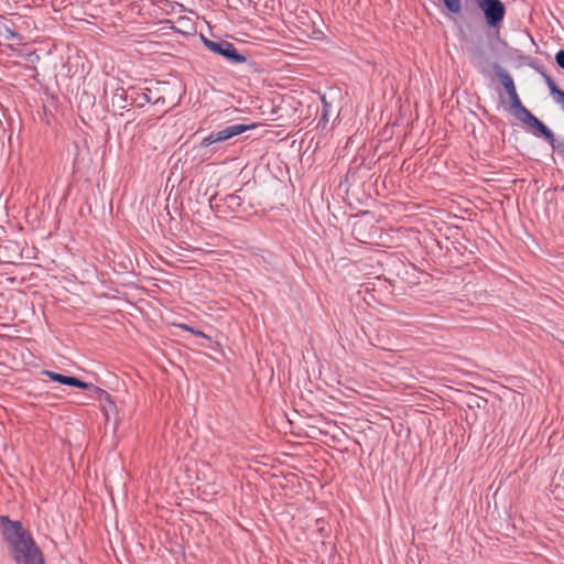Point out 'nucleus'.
<instances>
[{
    "mask_svg": "<svg viewBox=\"0 0 564 564\" xmlns=\"http://www.w3.org/2000/svg\"><path fill=\"white\" fill-rule=\"evenodd\" d=\"M446 9L452 13H459L462 10L460 0H443Z\"/></svg>",
    "mask_w": 564,
    "mask_h": 564,
    "instance_id": "obj_10",
    "label": "nucleus"
},
{
    "mask_svg": "<svg viewBox=\"0 0 564 564\" xmlns=\"http://www.w3.org/2000/svg\"><path fill=\"white\" fill-rule=\"evenodd\" d=\"M178 327L182 328L183 330L192 333V334H194L196 336H204L203 332H200L198 329H195L192 326H188L186 324H180Z\"/></svg>",
    "mask_w": 564,
    "mask_h": 564,
    "instance_id": "obj_15",
    "label": "nucleus"
},
{
    "mask_svg": "<svg viewBox=\"0 0 564 564\" xmlns=\"http://www.w3.org/2000/svg\"><path fill=\"white\" fill-rule=\"evenodd\" d=\"M516 117L522 121L524 124L527 126H531L534 120L536 119V117L530 111L528 110L524 106L521 107L519 110H517L516 112Z\"/></svg>",
    "mask_w": 564,
    "mask_h": 564,
    "instance_id": "obj_8",
    "label": "nucleus"
},
{
    "mask_svg": "<svg viewBox=\"0 0 564 564\" xmlns=\"http://www.w3.org/2000/svg\"><path fill=\"white\" fill-rule=\"evenodd\" d=\"M492 69L500 84L503 86L507 95H510L517 90L513 78L506 68H503L499 63H494Z\"/></svg>",
    "mask_w": 564,
    "mask_h": 564,
    "instance_id": "obj_7",
    "label": "nucleus"
},
{
    "mask_svg": "<svg viewBox=\"0 0 564 564\" xmlns=\"http://www.w3.org/2000/svg\"><path fill=\"white\" fill-rule=\"evenodd\" d=\"M257 127V123H235L227 126L223 129L212 131L208 135L203 138L202 147H209L214 143L227 141L238 134L252 130Z\"/></svg>",
    "mask_w": 564,
    "mask_h": 564,
    "instance_id": "obj_3",
    "label": "nucleus"
},
{
    "mask_svg": "<svg viewBox=\"0 0 564 564\" xmlns=\"http://www.w3.org/2000/svg\"><path fill=\"white\" fill-rule=\"evenodd\" d=\"M530 128L535 129L539 135L544 138V140L549 142L553 150L558 151L560 154H564V141L556 140L553 131L540 119L536 118Z\"/></svg>",
    "mask_w": 564,
    "mask_h": 564,
    "instance_id": "obj_6",
    "label": "nucleus"
},
{
    "mask_svg": "<svg viewBox=\"0 0 564 564\" xmlns=\"http://www.w3.org/2000/svg\"><path fill=\"white\" fill-rule=\"evenodd\" d=\"M555 102L561 105L562 109L564 110V90L561 91L560 95L554 97Z\"/></svg>",
    "mask_w": 564,
    "mask_h": 564,
    "instance_id": "obj_17",
    "label": "nucleus"
},
{
    "mask_svg": "<svg viewBox=\"0 0 564 564\" xmlns=\"http://www.w3.org/2000/svg\"><path fill=\"white\" fill-rule=\"evenodd\" d=\"M202 41L209 51L223 56L230 64L237 65L247 61V57L239 53L232 43L226 40H209L205 36H202Z\"/></svg>",
    "mask_w": 564,
    "mask_h": 564,
    "instance_id": "obj_2",
    "label": "nucleus"
},
{
    "mask_svg": "<svg viewBox=\"0 0 564 564\" xmlns=\"http://www.w3.org/2000/svg\"><path fill=\"white\" fill-rule=\"evenodd\" d=\"M556 64L564 69V50H560L555 55Z\"/></svg>",
    "mask_w": 564,
    "mask_h": 564,
    "instance_id": "obj_16",
    "label": "nucleus"
},
{
    "mask_svg": "<svg viewBox=\"0 0 564 564\" xmlns=\"http://www.w3.org/2000/svg\"><path fill=\"white\" fill-rule=\"evenodd\" d=\"M227 200H228L229 206H240L241 205V199L236 194H229L227 196Z\"/></svg>",
    "mask_w": 564,
    "mask_h": 564,
    "instance_id": "obj_14",
    "label": "nucleus"
},
{
    "mask_svg": "<svg viewBox=\"0 0 564 564\" xmlns=\"http://www.w3.org/2000/svg\"><path fill=\"white\" fill-rule=\"evenodd\" d=\"M322 104H323V110L321 116V122H324L326 124L328 122V115L330 112V105L327 102L325 96L322 97Z\"/></svg>",
    "mask_w": 564,
    "mask_h": 564,
    "instance_id": "obj_12",
    "label": "nucleus"
},
{
    "mask_svg": "<svg viewBox=\"0 0 564 564\" xmlns=\"http://www.w3.org/2000/svg\"><path fill=\"white\" fill-rule=\"evenodd\" d=\"M1 534L15 564H44L41 550L20 521L0 517Z\"/></svg>",
    "mask_w": 564,
    "mask_h": 564,
    "instance_id": "obj_1",
    "label": "nucleus"
},
{
    "mask_svg": "<svg viewBox=\"0 0 564 564\" xmlns=\"http://www.w3.org/2000/svg\"><path fill=\"white\" fill-rule=\"evenodd\" d=\"M508 96H509V99H510L511 108L514 110V112L517 110H519L521 107H523L517 90L514 93L508 95Z\"/></svg>",
    "mask_w": 564,
    "mask_h": 564,
    "instance_id": "obj_13",
    "label": "nucleus"
},
{
    "mask_svg": "<svg viewBox=\"0 0 564 564\" xmlns=\"http://www.w3.org/2000/svg\"><path fill=\"white\" fill-rule=\"evenodd\" d=\"M144 99L149 102L150 98L144 94Z\"/></svg>",
    "mask_w": 564,
    "mask_h": 564,
    "instance_id": "obj_19",
    "label": "nucleus"
},
{
    "mask_svg": "<svg viewBox=\"0 0 564 564\" xmlns=\"http://www.w3.org/2000/svg\"><path fill=\"white\" fill-rule=\"evenodd\" d=\"M544 78H545V83L547 85V88L550 90V94L555 97L557 95L561 94V89L556 86L555 82L553 80V78L546 74H544Z\"/></svg>",
    "mask_w": 564,
    "mask_h": 564,
    "instance_id": "obj_11",
    "label": "nucleus"
},
{
    "mask_svg": "<svg viewBox=\"0 0 564 564\" xmlns=\"http://www.w3.org/2000/svg\"><path fill=\"white\" fill-rule=\"evenodd\" d=\"M8 39H12V40H15V39H20V35L17 33V32H10V36Z\"/></svg>",
    "mask_w": 564,
    "mask_h": 564,
    "instance_id": "obj_18",
    "label": "nucleus"
},
{
    "mask_svg": "<svg viewBox=\"0 0 564 564\" xmlns=\"http://www.w3.org/2000/svg\"><path fill=\"white\" fill-rule=\"evenodd\" d=\"M42 375L48 377L52 381L82 390H89L93 387L91 383L83 381L76 377L57 373L51 370H43Z\"/></svg>",
    "mask_w": 564,
    "mask_h": 564,
    "instance_id": "obj_5",
    "label": "nucleus"
},
{
    "mask_svg": "<svg viewBox=\"0 0 564 564\" xmlns=\"http://www.w3.org/2000/svg\"><path fill=\"white\" fill-rule=\"evenodd\" d=\"M479 9L484 12L489 26H498L506 14L505 4L500 0H476Z\"/></svg>",
    "mask_w": 564,
    "mask_h": 564,
    "instance_id": "obj_4",
    "label": "nucleus"
},
{
    "mask_svg": "<svg viewBox=\"0 0 564 564\" xmlns=\"http://www.w3.org/2000/svg\"><path fill=\"white\" fill-rule=\"evenodd\" d=\"M127 100V93L123 88H117L112 96V104H118L121 108L126 106L121 105Z\"/></svg>",
    "mask_w": 564,
    "mask_h": 564,
    "instance_id": "obj_9",
    "label": "nucleus"
}]
</instances>
